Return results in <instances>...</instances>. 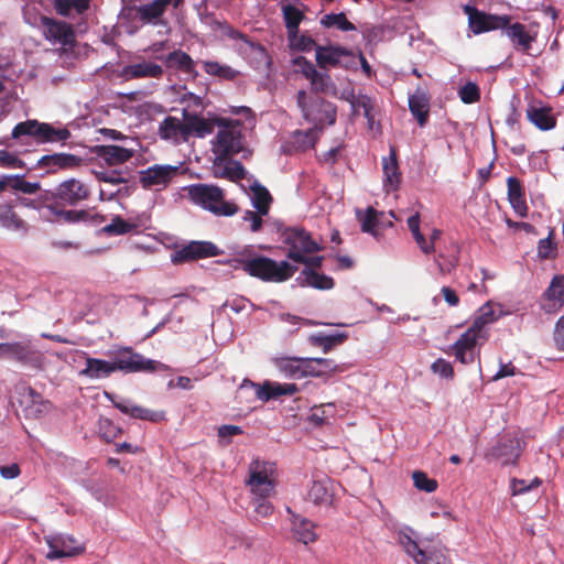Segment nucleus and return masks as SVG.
Instances as JSON below:
<instances>
[{"label":"nucleus","mask_w":564,"mask_h":564,"mask_svg":"<svg viewBox=\"0 0 564 564\" xmlns=\"http://www.w3.org/2000/svg\"><path fill=\"white\" fill-rule=\"evenodd\" d=\"M72 137L70 131L62 124H52L40 122L35 119H29L19 122L11 131L10 139L17 147L28 151L33 144L44 143H66Z\"/></svg>","instance_id":"nucleus-1"},{"label":"nucleus","mask_w":564,"mask_h":564,"mask_svg":"<svg viewBox=\"0 0 564 564\" xmlns=\"http://www.w3.org/2000/svg\"><path fill=\"white\" fill-rule=\"evenodd\" d=\"M410 528L400 530L398 541L404 552L411 556L415 564H451L447 550L437 539L416 541Z\"/></svg>","instance_id":"nucleus-2"},{"label":"nucleus","mask_w":564,"mask_h":564,"mask_svg":"<svg viewBox=\"0 0 564 564\" xmlns=\"http://www.w3.org/2000/svg\"><path fill=\"white\" fill-rule=\"evenodd\" d=\"M237 262L249 275L271 282L286 281L297 270L296 265L288 261L276 262L264 256L239 258Z\"/></svg>","instance_id":"nucleus-3"},{"label":"nucleus","mask_w":564,"mask_h":564,"mask_svg":"<svg viewBox=\"0 0 564 564\" xmlns=\"http://www.w3.org/2000/svg\"><path fill=\"white\" fill-rule=\"evenodd\" d=\"M188 196L192 202L216 216H232L238 212V207L230 202L225 200L224 192L220 187L208 184H194L188 187Z\"/></svg>","instance_id":"nucleus-4"},{"label":"nucleus","mask_w":564,"mask_h":564,"mask_svg":"<svg viewBox=\"0 0 564 564\" xmlns=\"http://www.w3.org/2000/svg\"><path fill=\"white\" fill-rule=\"evenodd\" d=\"M296 102L303 117L316 128L323 130L324 126H332L336 121V107L319 97H312L305 90H300Z\"/></svg>","instance_id":"nucleus-5"},{"label":"nucleus","mask_w":564,"mask_h":564,"mask_svg":"<svg viewBox=\"0 0 564 564\" xmlns=\"http://www.w3.org/2000/svg\"><path fill=\"white\" fill-rule=\"evenodd\" d=\"M276 467L274 463L252 460L248 469L246 485L251 497H272L275 489Z\"/></svg>","instance_id":"nucleus-6"},{"label":"nucleus","mask_w":564,"mask_h":564,"mask_svg":"<svg viewBox=\"0 0 564 564\" xmlns=\"http://www.w3.org/2000/svg\"><path fill=\"white\" fill-rule=\"evenodd\" d=\"M283 242L289 247L288 258L297 261H305L306 254L323 249L322 242L314 239L305 229L293 227L282 234Z\"/></svg>","instance_id":"nucleus-7"},{"label":"nucleus","mask_w":564,"mask_h":564,"mask_svg":"<svg viewBox=\"0 0 564 564\" xmlns=\"http://www.w3.org/2000/svg\"><path fill=\"white\" fill-rule=\"evenodd\" d=\"M112 362L116 371L124 373L154 372L156 370L166 369V366L162 362L145 358L128 347L118 349L113 354Z\"/></svg>","instance_id":"nucleus-8"},{"label":"nucleus","mask_w":564,"mask_h":564,"mask_svg":"<svg viewBox=\"0 0 564 564\" xmlns=\"http://www.w3.org/2000/svg\"><path fill=\"white\" fill-rule=\"evenodd\" d=\"M219 129L212 141V151L217 161H226L242 150L241 132L237 126L219 123Z\"/></svg>","instance_id":"nucleus-9"},{"label":"nucleus","mask_w":564,"mask_h":564,"mask_svg":"<svg viewBox=\"0 0 564 564\" xmlns=\"http://www.w3.org/2000/svg\"><path fill=\"white\" fill-rule=\"evenodd\" d=\"M0 359H12L37 367L42 361V356L35 349L32 338L23 336L17 341L0 343Z\"/></svg>","instance_id":"nucleus-10"},{"label":"nucleus","mask_w":564,"mask_h":564,"mask_svg":"<svg viewBox=\"0 0 564 564\" xmlns=\"http://www.w3.org/2000/svg\"><path fill=\"white\" fill-rule=\"evenodd\" d=\"M180 167V165L153 164L139 172V182L144 189L162 191L177 176Z\"/></svg>","instance_id":"nucleus-11"},{"label":"nucleus","mask_w":564,"mask_h":564,"mask_svg":"<svg viewBox=\"0 0 564 564\" xmlns=\"http://www.w3.org/2000/svg\"><path fill=\"white\" fill-rule=\"evenodd\" d=\"M248 388L253 389L256 397L262 402H268L281 395H293L299 391L295 383H280L265 380L262 384H259L249 379H245L239 389L245 390Z\"/></svg>","instance_id":"nucleus-12"},{"label":"nucleus","mask_w":564,"mask_h":564,"mask_svg":"<svg viewBox=\"0 0 564 564\" xmlns=\"http://www.w3.org/2000/svg\"><path fill=\"white\" fill-rule=\"evenodd\" d=\"M521 452V440L517 436L505 435L485 454V457L499 460L501 465H513Z\"/></svg>","instance_id":"nucleus-13"},{"label":"nucleus","mask_w":564,"mask_h":564,"mask_svg":"<svg viewBox=\"0 0 564 564\" xmlns=\"http://www.w3.org/2000/svg\"><path fill=\"white\" fill-rule=\"evenodd\" d=\"M45 542L50 547L46 558L51 561L75 556L84 551V546L77 540L63 533L46 535Z\"/></svg>","instance_id":"nucleus-14"},{"label":"nucleus","mask_w":564,"mask_h":564,"mask_svg":"<svg viewBox=\"0 0 564 564\" xmlns=\"http://www.w3.org/2000/svg\"><path fill=\"white\" fill-rule=\"evenodd\" d=\"M352 58L351 52L339 45H319L315 47V59L322 69L348 67Z\"/></svg>","instance_id":"nucleus-15"},{"label":"nucleus","mask_w":564,"mask_h":564,"mask_svg":"<svg viewBox=\"0 0 564 564\" xmlns=\"http://www.w3.org/2000/svg\"><path fill=\"white\" fill-rule=\"evenodd\" d=\"M465 11L468 13L469 28L475 34L505 29L511 20L509 15L486 14L470 7H466Z\"/></svg>","instance_id":"nucleus-16"},{"label":"nucleus","mask_w":564,"mask_h":564,"mask_svg":"<svg viewBox=\"0 0 564 564\" xmlns=\"http://www.w3.org/2000/svg\"><path fill=\"white\" fill-rule=\"evenodd\" d=\"M219 254V249L216 245L209 241H191L180 250L175 251L171 260L173 263H183L191 260L216 257Z\"/></svg>","instance_id":"nucleus-17"},{"label":"nucleus","mask_w":564,"mask_h":564,"mask_svg":"<svg viewBox=\"0 0 564 564\" xmlns=\"http://www.w3.org/2000/svg\"><path fill=\"white\" fill-rule=\"evenodd\" d=\"M486 334H480L474 328L469 327L460 335L458 340L454 344V355L462 364H471L476 357V345L479 340H485Z\"/></svg>","instance_id":"nucleus-18"},{"label":"nucleus","mask_w":564,"mask_h":564,"mask_svg":"<svg viewBox=\"0 0 564 564\" xmlns=\"http://www.w3.org/2000/svg\"><path fill=\"white\" fill-rule=\"evenodd\" d=\"M336 494L335 482L327 476H321L312 480L306 498L315 506L329 507Z\"/></svg>","instance_id":"nucleus-19"},{"label":"nucleus","mask_w":564,"mask_h":564,"mask_svg":"<svg viewBox=\"0 0 564 564\" xmlns=\"http://www.w3.org/2000/svg\"><path fill=\"white\" fill-rule=\"evenodd\" d=\"M83 159L70 153H53L43 155L37 160L35 167L45 170L46 173L74 170L80 166Z\"/></svg>","instance_id":"nucleus-20"},{"label":"nucleus","mask_w":564,"mask_h":564,"mask_svg":"<svg viewBox=\"0 0 564 564\" xmlns=\"http://www.w3.org/2000/svg\"><path fill=\"white\" fill-rule=\"evenodd\" d=\"M409 230L412 234V237L419 247V249L424 254H431L436 252L435 243L440 240L442 236V230L437 228H433L429 235V237H425L423 232L421 231L420 227V214L415 213L414 215L410 216L406 220Z\"/></svg>","instance_id":"nucleus-21"},{"label":"nucleus","mask_w":564,"mask_h":564,"mask_svg":"<svg viewBox=\"0 0 564 564\" xmlns=\"http://www.w3.org/2000/svg\"><path fill=\"white\" fill-rule=\"evenodd\" d=\"M564 305V274L555 275L542 295L541 308L547 314L557 313Z\"/></svg>","instance_id":"nucleus-22"},{"label":"nucleus","mask_w":564,"mask_h":564,"mask_svg":"<svg viewBox=\"0 0 564 564\" xmlns=\"http://www.w3.org/2000/svg\"><path fill=\"white\" fill-rule=\"evenodd\" d=\"M134 149L127 144H102L97 145L95 150L97 158L109 166L127 163L134 156Z\"/></svg>","instance_id":"nucleus-23"},{"label":"nucleus","mask_w":564,"mask_h":564,"mask_svg":"<svg viewBox=\"0 0 564 564\" xmlns=\"http://www.w3.org/2000/svg\"><path fill=\"white\" fill-rule=\"evenodd\" d=\"M131 10L134 12V19L142 24H151L155 26H165L167 24L163 18L166 8L161 0H152L147 3L134 6Z\"/></svg>","instance_id":"nucleus-24"},{"label":"nucleus","mask_w":564,"mask_h":564,"mask_svg":"<svg viewBox=\"0 0 564 564\" xmlns=\"http://www.w3.org/2000/svg\"><path fill=\"white\" fill-rule=\"evenodd\" d=\"M55 197L68 205H76L89 195L88 187L76 178L62 182L55 189Z\"/></svg>","instance_id":"nucleus-25"},{"label":"nucleus","mask_w":564,"mask_h":564,"mask_svg":"<svg viewBox=\"0 0 564 564\" xmlns=\"http://www.w3.org/2000/svg\"><path fill=\"white\" fill-rule=\"evenodd\" d=\"M42 23L44 35L50 42L67 45L74 41V31L66 22L43 18Z\"/></svg>","instance_id":"nucleus-26"},{"label":"nucleus","mask_w":564,"mask_h":564,"mask_svg":"<svg viewBox=\"0 0 564 564\" xmlns=\"http://www.w3.org/2000/svg\"><path fill=\"white\" fill-rule=\"evenodd\" d=\"M158 133L162 140L173 144L186 142L185 118L165 117L159 124Z\"/></svg>","instance_id":"nucleus-27"},{"label":"nucleus","mask_w":564,"mask_h":564,"mask_svg":"<svg viewBox=\"0 0 564 564\" xmlns=\"http://www.w3.org/2000/svg\"><path fill=\"white\" fill-rule=\"evenodd\" d=\"M459 246L454 240L438 248L434 262L437 265L440 274L446 275L456 269L459 262Z\"/></svg>","instance_id":"nucleus-28"},{"label":"nucleus","mask_w":564,"mask_h":564,"mask_svg":"<svg viewBox=\"0 0 564 564\" xmlns=\"http://www.w3.org/2000/svg\"><path fill=\"white\" fill-rule=\"evenodd\" d=\"M286 510L291 514L292 532L294 538L303 544L315 542L317 540L315 524L311 520L293 513L290 508Z\"/></svg>","instance_id":"nucleus-29"},{"label":"nucleus","mask_w":564,"mask_h":564,"mask_svg":"<svg viewBox=\"0 0 564 564\" xmlns=\"http://www.w3.org/2000/svg\"><path fill=\"white\" fill-rule=\"evenodd\" d=\"M163 75L161 65L142 61L123 67L122 76L127 79L134 78H160Z\"/></svg>","instance_id":"nucleus-30"},{"label":"nucleus","mask_w":564,"mask_h":564,"mask_svg":"<svg viewBox=\"0 0 564 564\" xmlns=\"http://www.w3.org/2000/svg\"><path fill=\"white\" fill-rule=\"evenodd\" d=\"M502 30L514 47L524 52L529 51L532 43L535 41V34H531L522 23H509Z\"/></svg>","instance_id":"nucleus-31"},{"label":"nucleus","mask_w":564,"mask_h":564,"mask_svg":"<svg viewBox=\"0 0 564 564\" xmlns=\"http://www.w3.org/2000/svg\"><path fill=\"white\" fill-rule=\"evenodd\" d=\"M115 408L123 414H127L133 419L145 420L150 422H159L163 420V412H155L143 406L137 405L129 400H120L115 402Z\"/></svg>","instance_id":"nucleus-32"},{"label":"nucleus","mask_w":564,"mask_h":564,"mask_svg":"<svg viewBox=\"0 0 564 564\" xmlns=\"http://www.w3.org/2000/svg\"><path fill=\"white\" fill-rule=\"evenodd\" d=\"M527 117L536 128L543 131L555 127L556 120L551 113V109L541 104L532 102L527 109Z\"/></svg>","instance_id":"nucleus-33"},{"label":"nucleus","mask_w":564,"mask_h":564,"mask_svg":"<svg viewBox=\"0 0 564 564\" xmlns=\"http://www.w3.org/2000/svg\"><path fill=\"white\" fill-rule=\"evenodd\" d=\"M26 417L39 419L46 414L51 409V403L42 398L34 390H30L21 401Z\"/></svg>","instance_id":"nucleus-34"},{"label":"nucleus","mask_w":564,"mask_h":564,"mask_svg":"<svg viewBox=\"0 0 564 564\" xmlns=\"http://www.w3.org/2000/svg\"><path fill=\"white\" fill-rule=\"evenodd\" d=\"M508 199L514 213L520 217H525L528 214V205L524 197V191L517 177H508Z\"/></svg>","instance_id":"nucleus-35"},{"label":"nucleus","mask_w":564,"mask_h":564,"mask_svg":"<svg viewBox=\"0 0 564 564\" xmlns=\"http://www.w3.org/2000/svg\"><path fill=\"white\" fill-rule=\"evenodd\" d=\"M430 98L425 90L417 88L409 97V108L421 127L425 126L429 118Z\"/></svg>","instance_id":"nucleus-36"},{"label":"nucleus","mask_w":564,"mask_h":564,"mask_svg":"<svg viewBox=\"0 0 564 564\" xmlns=\"http://www.w3.org/2000/svg\"><path fill=\"white\" fill-rule=\"evenodd\" d=\"M382 169L384 174L383 186L390 191H395L400 184V172L394 148L390 149L389 156L382 159Z\"/></svg>","instance_id":"nucleus-37"},{"label":"nucleus","mask_w":564,"mask_h":564,"mask_svg":"<svg viewBox=\"0 0 564 564\" xmlns=\"http://www.w3.org/2000/svg\"><path fill=\"white\" fill-rule=\"evenodd\" d=\"M185 116V129L186 141L192 135L204 138L214 131V122L196 115L184 113Z\"/></svg>","instance_id":"nucleus-38"},{"label":"nucleus","mask_w":564,"mask_h":564,"mask_svg":"<svg viewBox=\"0 0 564 564\" xmlns=\"http://www.w3.org/2000/svg\"><path fill=\"white\" fill-rule=\"evenodd\" d=\"M116 372L113 362L98 359V358H86V367L80 371L82 376H86L90 379L107 378L111 373Z\"/></svg>","instance_id":"nucleus-39"},{"label":"nucleus","mask_w":564,"mask_h":564,"mask_svg":"<svg viewBox=\"0 0 564 564\" xmlns=\"http://www.w3.org/2000/svg\"><path fill=\"white\" fill-rule=\"evenodd\" d=\"M299 280L303 285H307L317 290H330L334 288L333 278L319 273L311 268H304L301 272Z\"/></svg>","instance_id":"nucleus-40"},{"label":"nucleus","mask_w":564,"mask_h":564,"mask_svg":"<svg viewBox=\"0 0 564 564\" xmlns=\"http://www.w3.org/2000/svg\"><path fill=\"white\" fill-rule=\"evenodd\" d=\"M344 98L350 104L351 110L354 115H357L360 110H362L364 116L368 120V123L371 126L373 123V100L367 95L355 96L352 91H347L344 94Z\"/></svg>","instance_id":"nucleus-41"},{"label":"nucleus","mask_w":564,"mask_h":564,"mask_svg":"<svg viewBox=\"0 0 564 564\" xmlns=\"http://www.w3.org/2000/svg\"><path fill=\"white\" fill-rule=\"evenodd\" d=\"M165 63L167 67L175 68L191 76L196 75L195 62L187 53L181 50H175L167 54L165 57Z\"/></svg>","instance_id":"nucleus-42"},{"label":"nucleus","mask_w":564,"mask_h":564,"mask_svg":"<svg viewBox=\"0 0 564 564\" xmlns=\"http://www.w3.org/2000/svg\"><path fill=\"white\" fill-rule=\"evenodd\" d=\"M321 131L315 126L307 130H296L291 135V144L296 151L308 150L315 145Z\"/></svg>","instance_id":"nucleus-43"},{"label":"nucleus","mask_w":564,"mask_h":564,"mask_svg":"<svg viewBox=\"0 0 564 564\" xmlns=\"http://www.w3.org/2000/svg\"><path fill=\"white\" fill-rule=\"evenodd\" d=\"M501 315V311H496L491 303L484 304L476 313L473 325L470 326L480 334H486L485 327L496 322Z\"/></svg>","instance_id":"nucleus-44"},{"label":"nucleus","mask_w":564,"mask_h":564,"mask_svg":"<svg viewBox=\"0 0 564 564\" xmlns=\"http://www.w3.org/2000/svg\"><path fill=\"white\" fill-rule=\"evenodd\" d=\"M273 365L279 372L289 379H301L302 358L297 357H276L273 358Z\"/></svg>","instance_id":"nucleus-45"},{"label":"nucleus","mask_w":564,"mask_h":564,"mask_svg":"<svg viewBox=\"0 0 564 564\" xmlns=\"http://www.w3.org/2000/svg\"><path fill=\"white\" fill-rule=\"evenodd\" d=\"M203 68L209 76L218 77L223 80H235L240 75L239 70L216 61L203 62Z\"/></svg>","instance_id":"nucleus-46"},{"label":"nucleus","mask_w":564,"mask_h":564,"mask_svg":"<svg viewBox=\"0 0 564 564\" xmlns=\"http://www.w3.org/2000/svg\"><path fill=\"white\" fill-rule=\"evenodd\" d=\"M250 198L252 202V206L258 210L259 214H268L272 198L269 191L265 187L258 183H254L251 186Z\"/></svg>","instance_id":"nucleus-47"},{"label":"nucleus","mask_w":564,"mask_h":564,"mask_svg":"<svg viewBox=\"0 0 564 564\" xmlns=\"http://www.w3.org/2000/svg\"><path fill=\"white\" fill-rule=\"evenodd\" d=\"M24 177L25 174L4 175L6 188L10 187L23 194H35L41 188L40 183L25 181Z\"/></svg>","instance_id":"nucleus-48"},{"label":"nucleus","mask_w":564,"mask_h":564,"mask_svg":"<svg viewBox=\"0 0 564 564\" xmlns=\"http://www.w3.org/2000/svg\"><path fill=\"white\" fill-rule=\"evenodd\" d=\"M282 15L288 34L297 31L301 22L305 18L303 10L290 3L282 6Z\"/></svg>","instance_id":"nucleus-49"},{"label":"nucleus","mask_w":564,"mask_h":564,"mask_svg":"<svg viewBox=\"0 0 564 564\" xmlns=\"http://www.w3.org/2000/svg\"><path fill=\"white\" fill-rule=\"evenodd\" d=\"M0 226L15 231H26L25 221L9 206L0 207Z\"/></svg>","instance_id":"nucleus-50"},{"label":"nucleus","mask_w":564,"mask_h":564,"mask_svg":"<svg viewBox=\"0 0 564 564\" xmlns=\"http://www.w3.org/2000/svg\"><path fill=\"white\" fill-rule=\"evenodd\" d=\"M288 41L290 47L297 52H311L312 50L315 51L316 46H319L315 43L311 35L306 33H300V30L289 33Z\"/></svg>","instance_id":"nucleus-51"},{"label":"nucleus","mask_w":564,"mask_h":564,"mask_svg":"<svg viewBox=\"0 0 564 564\" xmlns=\"http://www.w3.org/2000/svg\"><path fill=\"white\" fill-rule=\"evenodd\" d=\"M346 339L345 334H313L308 340L313 346H319L324 352H328L334 346L341 344Z\"/></svg>","instance_id":"nucleus-52"},{"label":"nucleus","mask_w":564,"mask_h":564,"mask_svg":"<svg viewBox=\"0 0 564 564\" xmlns=\"http://www.w3.org/2000/svg\"><path fill=\"white\" fill-rule=\"evenodd\" d=\"M90 0H55V9L62 15H73L84 12Z\"/></svg>","instance_id":"nucleus-53"},{"label":"nucleus","mask_w":564,"mask_h":564,"mask_svg":"<svg viewBox=\"0 0 564 564\" xmlns=\"http://www.w3.org/2000/svg\"><path fill=\"white\" fill-rule=\"evenodd\" d=\"M137 229V225L132 221L124 220L120 216H115L111 223L102 227L101 231L108 236H120Z\"/></svg>","instance_id":"nucleus-54"},{"label":"nucleus","mask_w":564,"mask_h":564,"mask_svg":"<svg viewBox=\"0 0 564 564\" xmlns=\"http://www.w3.org/2000/svg\"><path fill=\"white\" fill-rule=\"evenodd\" d=\"M319 23L324 26V28H336L340 31H355L356 30V26L347 20L345 13L343 12H339V13H329V14H325Z\"/></svg>","instance_id":"nucleus-55"},{"label":"nucleus","mask_w":564,"mask_h":564,"mask_svg":"<svg viewBox=\"0 0 564 564\" xmlns=\"http://www.w3.org/2000/svg\"><path fill=\"white\" fill-rule=\"evenodd\" d=\"M382 215V213L377 212L372 207H368L365 213H361L360 210L357 212L358 220L361 225V230L364 232H369L373 236H376V227L379 223V217Z\"/></svg>","instance_id":"nucleus-56"},{"label":"nucleus","mask_w":564,"mask_h":564,"mask_svg":"<svg viewBox=\"0 0 564 564\" xmlns=\"http://www.w3.org/2000/svg\"><path fill=\"white\" fill-rule=\"evenodd\" d=\"M312 89L316 93L334 94L335 84L327 73L316 72V76H313L310 80Z\"/></svg>","instance_id":"nucleus-57"},{"label":"nucleus","mask_w":564,"mask_h":564,"mask_svg":"<svg viewBox=\"0 0 564 564\" xmlns=\"http://www.w3.org/2000/svg\"><path fill=\"white\" fill-rule=\"evenodd\" d=\"M40 215L48 221H54L58 218H64L67 221L74 220V212L63 210L52 205H45L40 208Z\"/></svg>","instance_id":"nucleus-58"},{"label":"nucleus","mask_w":564,"mask_h":564,"mask_svg":"<svg viewBox=\"0 0 564 564\" xmlns=\"http://www.w3.org/2000/svg\"><path fill=\"white\" fill-rule=\"evenodd\" d=\"M542 481L540 478L534 477L530 481L524 479L513 478L510 481V489L513 496L527 494L541 486Z\"/></svg>","instance_id":"nucleus-59"},{"label":"nucleus","mask_w":564,"mask_h":564,"mask_svg":"<svg viewBox=\"0 0 564 564\" xmlns=\"http://www.w3.org/2000/svg\"><path fill=\"white\" fill-rule=\"evenodd\" d=\"M94 174L98 181L110 185H119L127 182L123 174L118 170H95Z\"/></svg>","instance_id":"nucleus-60"},{"label":"nucleus","mask_w":564,"mask_h":564,"mask_svg":"<svg viewBox=\"0 0 564 564\" xmlns=\"http://www.w3.org/2000/svg\"><path fill=\"white\" fill-rule=\"evenodd\" d=\"M334 403L314 406L310 415L311 421L317 425L324 424L329 416L334 415Z\"/></svg>","instance_id":"nucleus-61"},{"label":"nucleus","mask_w":564,"mask_h":564,"mask_svg":"<svg viewBox=\"0 0 564 564\" xmlns=\"http://www.w3.org/2000/svg\"><path fill=\"white\" fill-rule=\"evenodd\" d=\"M414 486L425 492H434L437 488V481L433 478H429L423 471H414L412 475Z\"/></svg>","instance_id":"nucleus-62"},{"label":"nucleus","mask_w":564,"mask_h":564,"mask_svg":"<svg viewBox=\"0 0 564 564\" xmlns=\"http://www.w3.org/2000/svg\"><path fill=\"white\" fill-rule=\"evenodd\" d=\"M458 96L464 104H474L479 100V88L475 83L468 82L458 90Z\"/></svg>","instance_id":"nucleus-63"},{"label":"nucleus","mask_w":564,"mask_h":564,"mask_svg":"<svg viewBox=\"0 0 564 564\" xmlns=\"http://www.w3.org/2000/svg\"><path fill=\"white\" fill-rule=\"evenodd\" d=\"M0 167L24 169L25 163L15 153L7 150H0Z\"/></svg>","instance_id":"nucleus-64"}]
</instances>
